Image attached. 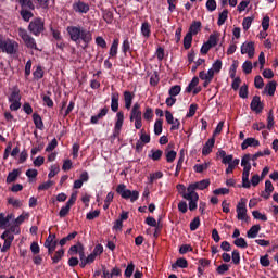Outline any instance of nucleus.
<instances>
[{
    "mask_svg": "<svg viewBox=\"0 0 278 278\" xmlns=\"http://www.w3.org/2000/svg\"><path fill=\"white\" fill-rule=\"evenodd\" d=\"M215 142H216V139L214 138L208 139L202 149V154L210 155L212 153V149H214Z\"/></svg>",
    "mask_w": 278,
    "mask_h": 278,
    "instance_id": "aec40b11",
    "label": "nucleus"
},
{
    "mask_svg": "<svg viewBox=\"0 0 278 278\" xmlns=\"http://www.w3.org/2000/svg\"><path fill=\"white\" fill-rule=\"evenodd\" d=\"M124 101L126 110H131V103H134V93H131V91H125Z\"/></svg>",
    "mask_w": 278,
    "mask_h": 278,
    "instance_id": "393cba45",
    "label": "nucleus"
},
{
    "mask_svg": "<svg viewBox=\"0 0 278 278\" xmlns=\"http://www.w3.org/2000/svg\"><path fill=\"white\" fill-rule=\"evenodd\" d=\"M262 230V226L260 225H254L252 226L248 231H247V238H250V239H255L260 231Z\"/></svg>",
    "mask_w": 278,
    "mask_h": 278,
    "instance_id": "5701e85b",
    "label": "nucleus"
},
{
    "mask_svg": "<svg viewBox=\"0 0 278 278\" xmlns=\"http://www.w3.org/2000/svg\"><path fill=\"white\" fill-rule=\"evenodd\" d=\"M53 186V181L47 180L46 182L39 185L38 190H49Z\"/></svg>",
    "mask_w": 278,
    "mask_h": 278,
    "instance_id": "774afa93",
    "label": "nucleus"
},
{
    "mask_svg": "<svg viewBox=\"0 0 278 278\" xmlns=\"http://www.w3.org/2000/svg\"><path fill=\"white\" fill-rule=\"evenodd\" d=\"M208 71H212L214 75H218V73L223 71V61L217 59L215 62H213L212 67Z\"/></svg>",
    "mask_w": 278,
    "mask_h": 278,
    "instance_id": "cd10ccee",
    "label": "nucleus"
},
{
    "mask_svg": "<svg viewBox=\"0 0 278 278\" xmlns=\"http://www.w3.org/2000/svg\"><path fill=\"white\" fill-rule=\"evenodd\" d=\"M242 71L245 75H249L253 71V63L251 61H245L242 64Z\"/></svg>",
    "mask_w": 278,
    "mask_h": 278,
    "instance_id": "a18cd8bd",
    "label": "nucleus"
},
{
    "mask_svg": "<svg viewBox=\"0 0 278 278\" xmlns=\"http://www.w3.org/2000/svg\"><path fill=\"white\" fill-rule=\"evenodd\" d=\"M232 262L233 264H240V252L238 250L232 251Z\"/></svg>",
    "mask_w": 278,
    "mask_h": 278,
    "instance_id": "338daca9",
    "label": "nucleus"
},
{
    "mask_svg": "<svg viewBox=\"0 0 278 278\" xmlns=\"http://www.w3.org/2000/svg\"><path fill=\"white\" fill-rule=\"evenodd\" d=\"M1 239L7 241V242H14V235L12 233V231L10 230H5L2 235H1Z\"/></svg>",
    "mask_w": 278,
    "mask_h": 278,
    "instance_id": "37998d69",
    "label": "nucleus"
},
{
    "mask_svg": "<svg viewBox=\"0 0 278 278\" xmlns=\"http://www.w3.org/2000/svg\"><path fill=\"white\" fill-rule=\"evenodd\" d=\"M241 54L248 55V58H250V60L255 58V43L252 41L242 43L241 45Z\"/></svg>",
    "mask_w": 278,
    "mask_h": 278,
    "instance_id": "9d476101",
    "label": "nucleus"
},
{
    "mask_svg": "<svg viewBox=\"0 0 278 278\" xmlns=\"http://www.w3.org/2000/svg\"><path fill=\"white\" fill-rule=\"evenodd\" d=\"M166 155V161L172 163L175 162V159L177 157V152H175L174 150H169L165 153Z\"/></svg>",
    "mask_w": 278,
    "mask_h": 278,
    "instance_id": "603ef678",
    "label": "nucleus"
},
{
    "mask_svg": "<svg viewBox=\"0 0 278 278\" xmlns=\"http://www.w3.org/2000/svg\"><path fill=\"white\" fill-rule=\"evenodd\" d=\"M143 118L144 121H149V122L153 121V109L147 108L143 113Z\"/></svg>",
    "mask_w": 278,
    "mask_h": 278,
    "instance_id": "3c124183",
    "label": "nucleus"
},
{
    "mask_svg": "<svg viewBox=\"0 0 278 278\" xmlns=\"http://www.w3.org/2000/svg\"><path fill=\"white\" fill-rule=\"evenodd\" d=\"M81 249H84V245H81V243H78V244L72 245V247L70 248L68 253H70L71 255H75V253H79V251H80Z\"/></svg>",
    "mask_w": 278,
    "mask_h": 278,
    "instance_id": "052dcab7",
    "label": "nucleus"
},
{
    "mask_svg": "<svg viewBox=\"0 0 278 278\" xmlns=\"http://www.w3.org/2000/svg\"><path fill=\"white\" fill-rule=\"evenodd\" d=\"M179 92H181V86H179V85H175L169 89L170 97H177V94H179Z\"/></svg>",
    "mask_w": 278,
    "mask_h": 278,
    "instance_id": "13d9d810",
    "label": "nucleus"
},
{
    "mask_svg": "<svg viewBox=\"0 0 278 278\" xmlns=\"http://www.w3.org/2000/svg\"><path fill=\"white\" fill-rule=\"evenodd\" d=\"M33 121H34V125L37 129H39L40 131H42V129H45V123H42V117H40V115L38 113L33 114Z\"/></svg>",
    "mask_w": 278,
    "mask_h": 278,
    "instance_id": "a878e982",
    "label": "nucleus"
},
{
    "mask_svg": "<svg viewBox=\"0 0 278 278\" xmlns=\"http://www.w3.org/2000/svg\"><path fill=\"white\" fill-rule=\"evenodd\" d=\"M109 55L110 58H116V55H118V39L113 40L109 51Z\"/></svg>",
    "mask_w": 278,
    "mask_h": 278,
    "instance_id": "c85d7f7f",
    "label": "nucleus"
},
{
    "mask_svg": "<svg viewBox=\"0 0 278 278\" xmlns=\"http://www.w3.org/2000/svg\"><path fill=\"white\" fill-rule=\"evenodd\" d=\"M206 10H208V12H214V10H216V0H207Z\"/></svg>",
    "mask_w": 278,
    "mask_h": 278,
    "instance_id": "69168bd1",
    "label": "nucleus"
},
{
    "mask_svg": "<svg viewBox=\"0 0 278 278\" xmlns=\"http://www.w3.org/2000/svg\"><path fill=\"white\" fill-rule=\"evenodd\" d=\"M184 199L186 201H189V210L193 212V210H197V201H199V193H192L188 191L187 193H184Z\"/></svg>",
    "mask_w": 278,
    "mask_h": 278,
    "instance_id": "f8f14e48",
    "label": "nucleus"
},
{
    "mask_svg": "<svg viewBox=\"0 0 278 278\" xmlns=\"http://www.w3.org/2000/svg\"><path fill=\"white\" fill-rule=\"evenodd\" d=\"M58 147V139H52L51 142L46 147L47 153H51Z\"/></svg>",
    "mask_w": 278,
    "mask_h": 278,
    "instance_id": "680f3d73",
    "label": "nucleus"
},
{
    "mask_svg": "<svg viewBox=\"0 0 278 278\" xmlns=\"http://www.w3.org/2000/svg\"><path fill=\"white\" fill-rule=\"evenodd\" d=\"M252 23H253V20L251 17L243 18L242 27H243L244 31H248V29L251 28Z\"/></svg>",
    "mask_w": 278,
    "mask_h": 278,
    "instance_id": "bf43d9fd",
    "label": "nucleus"
},
{
    "mask_svg": "<svg viewBox=\"0 0 278 278\" xmlns=\"http://www.w3.org/2000/svg\"><path fill=\"white\" fill-rule=\"evenodd\" d=\"M237 218L238 220H248L249 216L247 215V200L242 199L237 204Z\"/></svg>",
    "mask_w": 278,
    "mask_h": 278,
    "instance_id": "1a4fd4ad",
    "label": "nucleus"
},
{
    "mask_svg": "<svg viewBox=\"0 0 278 278\" xmlns=\"http://www.w3.org/2000/svg\"><path fill=\"white\" fill-rule=\"evenodd\" d=\"M201 31V22H194L191 24L188 34L191 36H197Z\"/></svg>",
    "mask_w": 278,
    "mask_h": 278,
    "instance_id": "2f4dec72",
    "label": "nucleus"
},
{
    "mask_svg": "<svg viewBox=\"0 0 278 278\" xmlns=\"http://www.w3.org/2000/svg\"><path fill=\"white\" fill-rule=\"evenodd\" d=\"M162 150H151V154H149V159L153 160L154 162H157V160H161L162 157Z\"/></svg>",
    "mask_w": 278,
    "mask_h": 278,
    "instance_id": "4c0bfd02",
    "label": "nucleus"
},
{
    "mask_svg": "<svg viewBox=\"0 0 278 278\" xmlns=\"http://www.w3.org/2000/svg\"><path fill=\"white\" fill-rule=\"evenodd\" d=\"M165 118L168 125H172V128H170L172 131H177V129H179L181 123L179 122V119H175L170 111L165 112Z\"/></svg>",
    "mask_w": 278,
    "mask_h": 278,
    "instance_id": "4468645a",
    "label": "nucleus"
},
{
    "mask_svg": "<svg viewBox=\"0 0 278 278\" xmlns=\"http://www.w3.org/2000/svg\"><path fill=\"white\" fill-rule=\"evenodd\" d=\"M18 36L22 38L28 49H38L36 46V39L30 37L27 30L20 28Z\"/></svg>",
    "mask_w": 278,
    "mask_h": 278,
    "instance_id": "6e6552de",
    "label": "nucleus"
},
{
    "mask_svg": "<svg viewBox=\"0 0 278 278\" xmlns=\"http://www.w3.org/2000/svg\"><path fill=\"white\" fill-rule=\"evenodd\" d=\"M62 257H64V249L58 250L54 256H52L53 264H58Z\"/></svg>",
    "mask_w": 278,
    "mask_h": 278,
    "instance_id": "de8ad7c7",
    "label": "nucleus"
},
{
    "mask_svg": "<svg viewBox=\"0 0 278 278\" xmlns=\"http://www.w3.org/2000/svg\"><path fill=\"white\" fill-rule=\"evenodd\" d=\"M206 43L212 48V47H216V45H218V34H212L208 37V40L206 41Z\"/></svg>",
    "mask_w": 278,
    "mask_h": 278,
    "instance_id": "ea45409f",
    "label": "nucleus"
},
{
    "mask_svg": "<svg viewBox=\"0 0 278 278\" xmlns=\"http://www.w3.org/2000/svg\"><path fill=\"white\" fill-rule=\"evenodd\" d=\"M141 34L143 38H149L151 36V24H149V22L142 23Z\"/></svg>",
    "mask_w": 278,
    "mask_h": 278,
    "instance_id": "c756f323",
    "label": "nucleus"
},
{
    "mask_svg": "<svg viewBox=\"0 0 278 278\" xmlns=\"http://www.w3.org/2000/svg\"><path fill=\"white\" fill-rule=\"evenodd\" d=\"M162 125L163 122L162 119H156L154 123V134L155 136H160V134H162Z\"/></svg>",
    "mask_w": 278,
    "mask_h": 278,
    "instance_id": "8fccbe9b",
    "label": "nucleus"
},
{
    "mask_svg": "<svg viewBox=\"0 0 278 278\" xmlns=\"http://www.w3.org/2000/svg\"><path fill=\"white\" fill-rule=\"evenodd\" d=\"M10 220H12V214L5 216V214L0 213V229H8Z\"/></svg>",
    "mask_w": 278,
    "mask_h": 278,
    "instance_id": "4be33fe9",
    "label": "nucleus"
},
{
    "mask_svg": "<svg viewBox=\"0 0 278 278\" xmlns=\"http://www.w3.org/2000/svg\"><path fill=\"white\" fill-rule=\"evenodd\" d=\"M130 122H135V129H142V111H140V103L136 102L130 111Z\"/></svg>",
    "mask_w": 278,
    "mask_h": 278,
    "instance_id": "20e7f679",
    "label": "nucleus"
},
{
    "mask_svg": "<svg viewBox=\"0 0 278 278\" xmlns=\"http://www.w3.org/2000/svg\"><path fill=\"white\" fill-rule=\"evenodd\" d=\"M228 16H229V11L228 10H224L223 13H219L217 25L219 27L225 25V21H227Z\"/></svg>",
    "mask_w": 278,
    "mask_h": 278,
    "instance_id": "72a5a7b5",
    "label": "nucleus"
},
{
    "mask_svg": "<svg viewBox=\"0 0 278 278\" xmlns=\"http://www.w3.org/2000/svg\"><path fill=\"white\" fill-rule=\"evenodd\" d=\"M74 10L79 14H86L89 12L90 7L85 2L78 1L74 3Z\"/></svg>",
    "mask_w": 278,
    "mask_h": 278,
    "instance_id": "6ab92c4d",
    "label": "nucleus"
},
{
    "mask_svg": "<svg viewBox=\"0 0 278 278\" xmlns=\"http://www.w3.org/2000/svg\"><path fill=\"white\" fill-rule=\"evenodd\" d=\"M66 31L73 42H84L86 47L92 42V33L81 26H68Z\"/></svg>",
    "mask_w": 278,
    "mask_h": 278,
    "instance_id": "f03ea898",
    "label": "nucleus"
},
{
    "mask_svg": "<svg viewBox=\"0 0 278 278\" xmlns=\"http://www.w3.org/2000/svg\"><path fill=\"white\" fill-rule=\"evenodd\" d=\"M249 147H260V140H257L253 137L247 138L241 143V149H242V151H245V149H249Z\"/></svg>",
    "mask_w": 278,
    "mask_h": 278,
    "instance_id": "a211bd4d",
    "label": "nucleus"
},
{
    "mask_svg": "<svg viewBox=\"0 0 278 278\" xmlns=\"http://www.w3.org/2000/svg\"><path fill=\"white\" fill-rule=\"evenodd\" d=\"M43 247L48 249V254L53 255L55 249L58 248V240H55V235H49L46 239Z\"/></svg>",
    "mask_w": 278,
    "mask_h": 278,
    "instance_id": "9b49d317",
    "label": "nucleus"
},
{
    "mask_svg": "<svg viewBox=\"0 0 278 278\" xmlns=\"http://www.w3.org/2000/svg\"><path fill=\"white\" fill-rule=\"evenodd\" d=\"M28 29L30 34H34V36H40V34L45 31V22L40 18L34 20L28 25Z\"/></svg>",
    "mask_w": 278,
    "mask_h": 278,
    "instance_id": "0eeeda50",
    "label": "nucleus"
},
{
    "mask_svg": "<svg viewBox=\"0 0 278 278\" xmlns=\"http://www.w3.org/2000/svg\"><path fill=\"white\" fill-rule=\"evenodd\" d=\"M254 86L258 90H262V88H264V79L262 78V76H256L254 78Z\"/></svg>",
    "mask_w": 278,
    "mask_h": 278,
    "instance_id": "864d4df0",
    "label": "nucleus"
},
{
    "mask_svg": "<svg viewBox=\"0 0 278 278\" xmlns=\"http://www.w3.org/2000/svg\"><path fill=\"white\" fill-rule=\"evenodd\" d=\"M197 86H199V77L194 76L190 84L188 85V87L186 88V92H192V90H194Z\"/></svg>",
    "mask_w": 278,
    "mask_h": 278,
    "instance_id": "58836bf2",
    "label": "nucleus"
},
{
    "mask_svg": "<svg viewBox=\"0 0 278 278\" xmlns=\"http://www.w3.org/2000/svg\"><path fill=\"white\" fill-rule=\"evenodd\" d=\"M199 78L204 81V86H210V84H212V80L214 79V74L212 73V71H201L199 73Z\"/></svg>",
    "mask_w": 278,
    "mask_h": 278,
    "instance_id": "dca6fc26",
    "label": "nucleus"
},
{
    "mask_svg": "<svg viewBox=\"0 0 278 278\" xmlns=\"http://www.w3.org/2000/svg\"><path fill=\"white\" fill-rule=\"evenodd\" d=\"M116 123H115V131H121L123 129V123L125 121V113L122 111L117 112L116 114Z\"/></svg>",
    "mask_w": 278,
    "mask_h": 278,
    "instance_id": "b1692460",
    "label": "nucleus"
},
{
    "mask_svg": "<svg viewBox=\"0 0 278 278\" xmlns=\"http://www.w3.org/2000/svg\"><path fill=\"white\" fill-rule=\"evenodd\" d=\"M233 245L238 247L239 249H247V247H249V244L247 243V240H244V238H242V237L237 238L233 241Z\"/></svg>",
    "mask_w": 278,
    "mask_h": 278,
    "instance_id": "c9c22d12",
    "label": "nucleus"
},
{
    "mask_svg": "<svg viewBox=\"0 0 278 278\" xmlns=\"http://www.w3.org/2000/svg\"><path fill=\"white\" fill-rule=\"evenodd\" d=\"M217 157H222V164L229 165L233 163V155L228 154L225 152V150H218Z\"/></svg>",
    "mask_w": 278,
    "mask_h": 278,
    "instance_id": "f3484780",
    "label": "nucleus"
},
{
    "mask_svg": "<svg viewBox=\"0 0 278 278\" xmlns=\"http://www.w3.org/2000/svg\"><path fill=\"white\" fill-rule=\"evenodd\" d=\"M121 99V96L118 92H113L111 94V110L112 112H118V101Z\"/></svg>",
    "mask_w": 278,
    "mask_h": 278,
    "instance_id": "412c9836",
    "label": "nucleus"
},
{
    "mask_svg": "<svg viewBox=\"0 0 278 278\" xmlns=\"http://www.w3.org/2000/svg\"><path fill=\"white\" fill-rule=\"evenodd\" d=\"M276 90H277V83H275V81H269L265 86V92H267V94H269V97H274Z\"/></svg>",
    "mask_w": 278,
    "mask_h": 278,
    "instance_id": "7c9ffc66",
    "label": "nucleus"
},
{
    "mask_svg": "<svg viewBox=\"0 0 278 278\" xmlns=\"http://www.w3.org/2000/svg\"><path fill=\"white\" fill-rule=\"evenodd\" d=\"M0 49L3 51V53L12 55L16 53V50L18 49V43L10 39H4L3 35H0Z\"/></svg>",
    "mask_w": 278,
    "mask_h": 278,
    "instance_id": "423d86ee",
    "label": "nucleus"
},
{
    "mask_svg": "<svg viewBox=\"0 0 278 278\" xmlns=\"http://www.w3.org/2000/svg\"><path fill=\"white\" fill-rule=\"evenodd\" d=\"M208 187H210V180L204 179L195 184L189 185L187 188V191L191 193H197L194 190H205V188H208Z\"/></svg>",
    "mask_w": 278,
    "mask_h": 278,
    "instance_id": "ddd939ff",
    "label": "nucleus"
},
{
    "mask_svg": "<svg viewBox=\"0 0 278 278\" xmlns=\"http://www.w3.org/2000/svg\"><path fill=\"white\" fill-rule=\"evenodd\" d=\"M162 177H164V173L162 172H155V173H151L148 177L150 184H153L156 179H162Z\"/></svg>",
    "mask_w": 278,
    "mask_h": 278,
    "instance_id": "a19ab883",
    "label": "nucleus"
},
{
    "mask_svg": "<svg viewBox=\"0 0 278 278\" xmlns=\"http://www.w3.org/2000/svg\"><path fill=\"white\" fill-rule=\"evenodd\" d=\"M201 225V219L199 217H195L191 223H190V229L191 231H197Z\"/></svg>",
    "mask_w": 278,
    "mask_h": 278,
    "instance_id": "5fc2aeb1",
    "label": "nucleus"
},
{
    "mask_svg": "<svg viewBox=\"0 0 278 278\" xmlns=\"http://www.w3.org/2000/svg\"><path fill=\"white\" fill-rule=\"evenodd\" d=\"M250 108L252 112H256V114H260L264 110V105L262 104L258 96L253 97Z\"/></svg>",
    "mask_w": 278,
    "mask_h": 278,
    "instance_id": "2eb2a0df",
    "label": "nucleus"
},
{
    "mask_svg": "<svg viewBox=\"0 0 278 278\" xmlns=\"http://www.w3.org/2000/svg\"><path fill=\"white\" fill-rule=\"evenodd\" d=\"M9 103H11L10 110L13 112L21 110V89H18V87L12 88L11 93L9 94Z\"/></svg>",
    "mask_w": 278,
    "mask_h": 278,
    "instance_id": "39448f33",
    "label": "nucleus"
},
{
    "mask_svg": "<svg viewBox=\"0 0 278 278\" xmlns=\"http://www.w3.org/2000/svg\"><path fill=\"white\" fill-rule=\"evenodd\" d=\"M116 192L117 194H119V197H122V199H129L131 203H136V200L140 199V192H138L137 190L131 191L127 189V186L125 184H119L116 187Z\"/></svg>",
    "mask_w": 278,
    "mask_h": 278,
    "instance_id": "7ed1b4c3",
    "label": "nucleus"
},
{
    "mask_svg": "<svg viewBox=\"0 0 278 278\" xmlns=\"http://www.w3.org/2000/svg\"><path fill=\"white\" fill-rule=\"evenodd\" d=\"M192 36L190 33H187L186 36L184 37V47L185 49H190L192 47Z\"/></svg>",
    "mask_w": 278,
    "mask_h": 278,
    "instance_id": "c03bdc74",
    "label": "nucleus"
},
{
    "mask_svg": "<svg viewBox=\"0 0 278 278\" xmlns=\"http://www.w3.org/2000/svg\"><path fill=\"white\" fill-rule=\"evenodd\" d=\"M8 203L10 205H12L13 207H22L23 206V202H21V200H18V199H14V198H9Z\"/></svg>",
    "mask_w": 278,
    "mask_h": 278,
    "instance_id": "6e6d98bb",
    "label": "nucleus"
},
{
    "mask_svg": "<svg viewBox=\"0 0 278 278\" xmlns=\"http://www.w3.org/2000/svg\"><path fill=\"white\" fill-rule=\"evenodd\" d=\"M273 127H275V115H273V110H270L267 115V129L270 131Z\"/></svg>",
    "mask_w": 278,
    "mask_h": 278,
    "instance_id": "f704fd0d",
    "label": "nucleus"
},
{
    "mask_svg": "<svg viewBox=\"0 0 278 278\" xmlns=\"http://www.w3.org/2000/svg\"><path fill=\"white\" fill-rule=\"evenodd\" d=\"M58 173H60V166H58V165H51V166H50V172H49V174H48L49 179H53V177H54L55 175H58Z\"/></svg>",
    "mask_w": 278,
    "mask_h": 278,
    "instance_id": "09e8293b",
    "label": "nucleus"
},
{
    "mask_svg": "<svg viewBox=\"0 0 278 278\" xmlns=\"http://www.w3.org/2000/svg\"><path fill=\"white\" fill-rule=\"evenodd\" d=\"M210 162H205L204 164H197L193 166V170H195V173H203V170H207V168H210Z\"/></svg>",
    "mask_w": 278,
    "mask_h": 278,
    "instance_id": "e433bc0d",
    "label": "nucleus"
},
{
    "mask_svg": "<svg viewBox=\"0 0 278 278\" xmlns=\"http://www.w3.org/2000/svg\"><path fill=\"white\" fill-rule=\"evenodd\" d=\"M252 215L256 220H263V223H266V220H268L266 214H262L260 211H253Z\"/></svg>",
    "mask_w": 278,
    "mask_h": 278,
    "instance_id": "49530a36",
    "label": "nucleus"
},
{
    "mask_svg": "<svg viewBox=\"0 0 278 278\" xmlns=\"http://www.w3.org/2000/svg\"><path fill=\"white\" fill-rule=\"evenodd\" d=\"M260 264H261V266H264L265 268L270 266V260H268V254L261 256Z\"/></svg>",
    "mask_w": 278,
    "mask_h": 278,
    "instance_id": "0e129e2a",
    "label": "nucleus"
},
{
    "mask_svg": "<svg viewBox=\"0 0 278 278\" xmlns=\"http://www.w3.org/2000/svg\"><path fill=\"white\" fill-rule=\"evenodd\" d=\"M75 238H77V232H72L70 235H67L66 237L62 238L59 241L60 247H64L66 244V242H71V240H75Z\"/></svg>",
    "mask_w": 278,
    "mask_h": 278,
    "instance_id": "473e14b6",
    "label": "nucleus"
},
{
    "mask_svg": "<svg viewBox=\"0 0 278 278\" xmlns=\"http://www.w3.org/2000/svg\"><path fill=\"white\" fill-rule=\"evenodd\" d=\"M241 166H243V173H242V188H251L253 186L260 185V181H262V177L260 175L255 174L252 176L251 181L249 180V175H251V155L247 154L241 160Z\"/></svg>",
    "mask_w": 278,
    "mask_h": 278,
    "instance_id": "f257e3e1",
    "label": "nucleus"
},
{
    "mask_svg": "<svg viewBox=\"0 0 278 278\" xmlns=\"http://www.w3.org/2000/svg\"><path fill=\"white\" fill-rule=\"evenodd\" d=\"M239 96L241 99H247L249 97V87L247 85L241 86L239 90Z\"/></svg>",
    "mask_w": 278,
    "mask_h": 278,
    "instance_id": "4d7b16f0",
    "label": "nucleus"
},
{
    "mask_svg": "<svg viewBox=\"0 0 278 278\" xmlns=\"http://www.w3.org/2000/svg\"><path fill=\"white\" fill-rule=\"evenodd\" d=\"M68 212H71V206H68V204H65L59 212L60 218H64V216H67Z\"/></svg>",
    "mask_w": 278,
    "mask_h": 278,
    "instance_id": "e2e57ef3",
    "label": "nucleus"
},
{
    "mask_svg": "<svg viewBox=\"0 0 278 278\" xmlns=\"http://www.w3.org/2000/svg\"><path fill=\"white\" fill-rule=\"evenodd\" d=\"M187 268L188 267V261L186 258H178L176 261V264L172 265V268Z\"/></svg>",
    "mask_w": 278,
    "mask_h": 278,
    "instance_id": "79ce46f5",
    "label": "nucleus"
},
{
    "mask_svg": "<svg viewBox=\"0 0 278 278\" xmlns=\"http://www.w3.org/2000/svg\"><path fill=\"white\" fill-rule=\"evenodd\" d=\"M20 175H21V169H13L7 176V184H14V181L18 179Z\"/></svg>",
    "mask_w": 278,
    "mask_h": 278,
    "instance_id": "bb28decb",
    "label": "nucleus"
}]
</instances>
